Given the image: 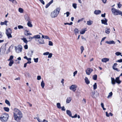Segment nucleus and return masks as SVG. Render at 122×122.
Wrapping results in <instances>:
<instances>
[{"label":"nucleus","mask_w":122,"mask_h":122,"mask_svg":"<svg viewBox=\"0 0 122 122\" xmlns=\"http://www.w3.org/2000/svg\"><path fill=\"white\" fill-rule=\"evenodd\" d=\"M13 114L15 120L17 122H20L23 116L21 111L15 108L14 110Z\"/></svg>","instance_id":"f257e3e1"},{"label":"nucleus","mask_w":122,"mask_h":122,"mask_svg":"<svg viewBox=\"0 0 122 122\" xmlns=\"http://www.w3.org/2000/svg\"><path fill=\"white\" fill-rule=\"evenodd\" d=\"M60 10V7H58L56 8L54 11L52 12L51 13V16L52 18L56 17L59 14Z\"/></svg>","instance_id":"f03ea898"},{"label":"nucleus","mask_w":122,"mask_h":122,"mask_svg":"<svg viewBox=\"0 0 122 122\" xmlns=\"http://www.w3.org/2000/svg\"><path fill=\"white\" fill-rule=\"evenodd\" d=\"M111 10L113 14L115 15H117L122 14V12L119 10L115 9L114 8H112Z\"/></svg>","instance_id":"7ed1b4c3"},{"label":"nucleus","mask_w":122,"mask_h":122,"mask_svg":"<svg viewBox=\"0 0 122 122\" xmlns=\"http://www.w3.org/2000/svg\"><path fill=\"white\" fill-rule=\"evenodd\" d=\"M12 33V30L10 28H8L6 30L5 34L8 37V38L9 39L12 37V36L11 35Z\"/></svg>","instance_id":"20e7f679"},{"label":"nucleus","mask_w":122,"mask_h":122,"mask_svg":"<svg viewBox=\"0 0 122 122\" xmlns=\"http://www.w3.org/2000/svg\"><path fill=\"white\" fill-rule=\"evenodd\" d=\"M4 114L5 116H3V117H0V119L2 122H4L7 121L8 120L9 117V115L8 114L5 113Z\"/></svg>","instance_id":"39448f33"},{"label":"nucleus","mask_w":122,"mask_h":122,"mask_svg":"<svg viewBox=\"0 0 122 122\" xmlns=\"http://www.w3.org/2000/svg\"><path fill=\"white\" fill-rule=\"evenodd\" d=\"M22 46L20 45H19L15 47V50L17 53H19L22 51Z\"/></svg>","instance_id":"423d86ee"},{"label":"nucleus","mask_w":122,"mask_h":122,"mask_svg":"<svg viewBox=\"0 0 122 122\" xmlns=\"http://www.w3.org/2000/svg\"><path fill=\"white\" fill-rule=\"evenodd\" d=\"M77 86L75 85H71L70 87V89L73 92H75L76 90Z\"/></svg>","instance_id":"0eeeda50"},{"label":"nucleus","mask_w":122,"mask_h":122,"mask_svg":"<svg viewBox=\"0 0 122 122\" xmlns=\"http://www.w3.org/2000/svg\"><path fill=\"white\" fill-rule=\"evenodd\" d=\"M93 71V70L92 69L89 68H87L86 71V73L87 75H89Z\"/></svg>","instance_id":"6e6552de"},{"label":"nucleus","mask_w":122,"mask_h":122,"mask_svg":"<svg viewBox=\"0 0 122 122\" xmlns=\"http://www.w3.org/2000/svg\"><path fill=\"white\" fill-rule=\"evenodd\" d=\"M101 21L102 24H103L105 25H107V20L105 18H104L103 20H101Z\"/></svg>","instance_id":"1a4fd4ad"},{"label":"nucleus","mask_w":122,"mask_h":122,"mask_svg":"<svg viewBox=\"0 0 122 122\" xmlns=\"http://www.w3.org/2000/svg\"><path fill=\"white\" fill-rule=\"evenodd\" d=\"M42 38L38 40V41L39 44H41L45 43L44 40Z\"/></svg>","instance_id":"9d476101"},{"label":"nucleus","mask_w":122,"mask_h":122,"mask_svg":"<svg viewBox=\"0 0 122 122\" xmlns=\"http://www.w3.org/2000/svg\"><path fill=\"white\" fill-rule=\"evenodd\" d=\"M111 30L109 28L106 27L105 28V33L107 34H109Z\"/></svg>","instance_id":"9b49d317"},{"label":"nucleus","mask_w":122,"mask_h":122,"mask_svg":"<svg viewBox=\"0 0 122 122\" xmlns=\"http://www.w3.org/2000/svg\"><path fill=\"white\" fill-rule=\"evenodd\" d=\"M106 43L109 44H114L115 42L113 41H107L106 42Z\"/></svg>","instance_id":"f8f14e48"},{"label":"nucleus","mask_w":122,"mask_h":122,"mask_svg":"<svg viewBox=\"0 0 122 122\" xmlns=\"http://www.w3.org/2000/svg\"><path fill=\"white\" fill-rule=\"evenodd\" d=\"M25 20L26 21H29L30 20V19L29 16L27 14L25 15L24 16Z\"/></svg>","instance_id":"ddd939ff"},{"label":"nucleus","mask_w":122,"mask_h":122,"mask_svg":"<svg viewBox=\"0 0 122 122\" xmlns=\"http://www.w3.org/2000/svg\"><path fill=\"white\" fill-rule=\"evenodd\" d=\"M101 13V11L100 10H95L94 12V14L96 15H97L100 14Z\"/></svg>","instance_id":"4468645a"},{"label":"nucleus","mask_w":122,"mask_h":122,"mask_svg":"<svg viewBox=\"0 0 122 122\" xmlns=\"http://www.w3.org/2000/svg\"><path fill=\"white\" fill-rule=\"evenodd\" d=\"M109 59L108 58H104L102 59V62H106L107 61H109Z\"/></svg>","instance_id":"2eb2a0df"},{"label":"nucleus","mask_w":122,"mask_h":122,"mask_svg":"<svg viewBox=\"0 0 122 122\" xmlns=\"http://www.w3.org/2000/svg\"><path fill=\"white\" fill-rule=\"evenodd\" d=\"M119 77H117L116 78L115 80L116 82L118 84H120L121 82V81L119 80Z\"/></svg>","instance_id":"dca6fc26"},{"label":"nucleus","mask_w":122,"mask_h":122,"mask_svg":"<svg viewBox=\"0 0 122 122\" xmlns=\"http://www.w3.org/2000/svg\"><path fill=\"white\" fill-rule=\"evenodd\" d=\"M85 83L87 84H88L90 83V81L88 78L86 77L85 79Z\"/></svg>","instance_id":"f3484780"},{"label":"nucleus","mask_w":122,"mask_h":122,"mask_svg":"<svg viewBox=\"0 0 122 122\" xmlns=\"http://www.w3.org/2000/svg\"><path fill=\"white\" fill-rule=\"evenodd\" d=\"M67 114L70 117H71L72 113L71 111L69 110H67L66 111Z\"/></svg>","instance_id":"a211bd4d"},{"label":"nucleus","mask_w":122,"mask_h":122,"mask_svg":"<svg viewBox=\"0 0 122 122\" xmlns=\"http://www.w3.org/2000/svg\"><path fill=\"white\" fill-rule=\"evenodd\" d=\"M86 29V28L85 29H82L80 31V33L81 34H84L86 31V30L85 29Z\"/></svg>","instance_id":"6ab92c4d"},{"label":"nucleus","mask_w":122,"mask_h":122,"mask_svg":"<svg viewBox=\"0 0 122 122\" xmlns=\"http://www.w3.org/2000/svg\"><path fill=\"white\" fill-rule=\"evenodd\" d=\"M71 100V97H69L67 98L66 101V103H69Z\"/></svg>","instance_id":"aec40b11"},{"label":"nucleus","mask_w":122,"mask_h":122,"mask_svg":"<svg viewBox=\"0 0 122 122\" xmlns=\"http://www.w3.org/2000/svg\"><path fill=\"white\" fill-rule=\"evenodd\" d=\"M111 80L112 84L113 85H115V80L114 78L112 77L111 78Z\"/></svg>","instance_id":"412c9836"},{"label":"nucleus","mask_w":122,"mask_h":122,"mask_svg":"<svg viewBox=\"0 0 122 122\" xmlns=\"http://www.w3.org/2000/svg\"><path fill=\"white\" fill-rule=\"evenodd\" d=\"M8 22V21L7 20H5L4 22H0V24L1 25H7V23Z\"/></svg>","instance_id":"4be33fe9"},{"label":"nucleus","mask_w":122,"mask_h":122,"mask_svg":"<svg viewBox=\"0 0 122 122\" xmlns=\"http://www.w3.org/2000/svg\"><path fill=\"white\" fill-rule=\"evenodd\" d=\"M42 38H44L45 39H48L49 40H50V39L49 37L47 36H44L43 35H42Z\"/></svg>","instance_id":"5701e85b"},{"label":"nucleus","mask_w":122,"mask_h":122,"mask_svg":"<svg viewBox=\"0 0 122 122\" xmlns=\"http://www.w3.org/2000/svg\"><path fill=\"white\" fill-rule=\"evenodd\" d=\"M74 32L75 34L76 35L77 34L79 33V31L78 29L75 28L74 30Z\"/></svg>","instance_id":"b1692460"},{"label":"nucleus","mask_w":122,"mask_h":122,"mask_svg":"<svg viewBox=\"0 0 122 122\" xmlns=\"http://www.w3.org/2000/svg\"><path fill=\"white\" fill-rule=\"evenodd\" d=\"M29 31L27 30H26L25 31V35L27 36L28 35H32V34L28 33Z\"/></svg>","instance_id":"393cba45"},{"label":"nucleus","mask_w":122,"mask_h":122,"mask_svg":"<svg viewBox=\"0 0 122 122\" xmlns=\"http://www.w3.org/2000/svg\"><path fill=\"white\" fill-rule=\"evenodd\" d=\"M34 38L35 39H40L41 38L40 36L39 35H35L34 36Z\"/></svg>","instance_id":"a878e982"},{"label":"nucleus","mask_w":122,"mask_h":122,"mask_svg":"<svg viewBox=\"0 0 122 122\" xmlns=\"http://www.w3.org/2000/svg\"><path fill=\"white\" fill-rule=\"evenodd\" d=\"M27 25L28 26L30 27H32V25L31 24V22L30 21H28Z\"/></svg>","instance_id":"bb28decb"},{"label":"nucleus","mask_w":122,"mask_h":122,"mask_svg":"<svg viewBox=\"0 0 122 122\" xmlns=\"http://www.w3.org/2000/svg\"><path fill=\"white\" fill-rule=\"evenodd\" d=\"M93 23L92 21L91 20H89L87 21V24L88 25H91Z\"/></svg>","instance_id":"cd10ccee"},{"label":"nucleus","mask_w":122,"mask_h":122,"mask_svg":"<svg viewBox=\"0 0 122 122\" xmlns=\"http://www.w3.org/2000/svg\"><path fill=\"white\" fill-rule=\"evenodd\" d=\"M26 44H27L28 43V41L26 39V38H22L21 39Z\"/></svg>","instance_id":"c85d7f7f"},{"label":"nucleus","mask_w":122,"mask_h":122,"mask_svg":"<svg viewBox=\"0 0 122 122\" xmlns=\"http://www.w3.org/2000/svg\"><path fill=\"white\" fill-rule=\"evenodd\" d=\"M41 85L42 88H44L45 86V83H44V81L43 80H42L41 81Z\"/></svg>","instance_id":"c756f323"},{"label":"nucleus","mask_w":122,"mask_h":122,"mask_svg":"<svg viewBox=\"0 0 122 122\" xmlns=\"http://www.w3.org/2000/svg\"><path fill=\"white\" fill-rule=\"evenodd\" d=\"M112 95V92H111L109 93V95L107 96V98H109L110 97H111Z\"/></svg>","instance_id":"7c9ffc66"},{"label":"nucleus","mask_w":122,"mask_h":122,"mask_svg":"<svg viewBox=\"0 0 122 122\" xmlns=\"http://www.w3.org/2000/svg\"><path fill=\"white\" fill-rule=\"evenodd\" d=\"M13 63L14 61L13 60L10 61L9 64V65L10 66H12V65L13 64Z\"/></svg>","instance_id":"2f4dec72"},{"label":"nucleus","mask_w":122,"mask_h":122,"mask_svg":"<svg viewBox=\"0 0 122 122\" xmlns=\"http://www.w3.org/2000/svg\"><path fill=\"white\" fill-rule=\"evenodd\" d=\"M4 109L5 111L7 112H8L9 111V108L7 107H4Z\"/></svg>","instance_id":"473e14b6"},{"label":"nucleus","mask_w":122,"mask_h":122,"mask_svg":"<svg viewBox=\"0 0 122 122\" xmlns=\"http://www.w3.org/2000/svg\"><path fill=\"white\" fill-rule=\"evenodd\" d=\"M97 76L96 75H95L93 76V79L94 80H96L97 79Z\"/></svg>","instance_id":"72a5a7b5"},{"label":"nucleus","mask_w":122,"mask_h":122,"mask_svg":"<svg viewBox=\"0 0 122 122\" xmlns=\"http://www.w3.org/2000/svg\"><path fill=\"white\" fill-rule=\"evenodd\" d=\"M57 105V107L59 108V109H60L61 108V105L60 103H57L56 104Z\"/></svg>","instance_id":"f704fd0d"},{"label":"nucleus","mask_w":122,"mask_h":122,"mask_svg":"<svg viewBox=\"0 0 122 122\" xmlns=\"http://www.w3.org/2000/svg\"><path fill=\"white\" fill-rule=\"evenodd\" d=\"M18 10L19 12L20 13H22L23 12V9L21 8H19Z\"/></svg>","instance_id":"c9c22d12"},{"label":"nucleus","mask_w":122,"mask_h":122,"mask_svg":"<svg viewBox=\"0 0 122 122\" xmlns=\"http://www.w3.org/2000/svg\"><path fill=\"white\" fill-rule=\"evenodd\" d=\"M5 103L9 106H10V102L8 100H6L5 101Z\"/></svg>","instance_id":"e433bc0d"},{"label":"nucleus","mask_w":122,"mask_h":122,"mask_svg":"<svg viewBox=\"0 0 122 122\" xmlns=\"http://www.w3.org/2000/svg\"><path fill=\"white\" fill-rule=\"evenodd\" d=\"M93 89L94 90L96 89L97 88V83H95L93 85Z\"/></svg>","instance_id":"4c0bfd02"},{"label":"nucleus","mask_w":122,"mask_h":122,"mask_svg":"<svg viewBox=\"0 0 122 122\" xmlns=\"http://www.w3.org/2000/svg\"><path fill=\"white\" fill-rule=\"evenodd\" d=\"M72 6L75 9L77 8V4L76 3H73L72 4Z\"/></svg>","instance_id":"58836bf2"},{"label":"nucleus","mask_w":122,"mask_h":122,"mask_svg":"<svg viewBox=\"0 0 122 122\" xmlns=\"http://www.w3.org/2000/svg\"><path fill=\"white\" fill-rule=\"evenodd\" d=\"M38 58H34L33 59L34 60V61L35 63H37L38 62Z\"/></svg>","instance_id":"ea45409f"},{"label":"nucleus","mask_w":122,"mask_h":122,"mask_svg":"<svg viewBox=\"0 0 122 122\" xmlns=\"http://www.w3.org/2000/svg\"><path fill=\"white\" fill-rule=\"evenodd\" d=\"M80 49L81 51V53H82L84 50V48L83 46H81V47Z\"/></svg>","instance_id":"a19ab883"},{"label":"nucleus","mask_w":122,"mask_h":122,"mask_svg":"<svg viewBox=\"0 0 122 122\" xmlns=\"http://www.w3.org/2000/svg\"><path fill=\"white\" fill-rule=\"evenodd\" d=\"M117 63H115L114 64V65L112 67V68L113 69L116 68L115 67L117 66Z\"/></svg>","instance_id":"79ce46f5"},{"label":"nucleus","mask_w":122,"mask_h":122,"mask_svg":"<svg viewBox=\"0 0 122 122\" xmlns=\"http://www.w3.org/2000/svg\"><path fill=\"white\" fill-rule=\"evenodd\" d=\"M48 58H51L52 56V53H49V54H48Z\"/></svg>","instance_id":"37998d69"},{"label":"nucleus","mask_w":122,"mask_h":122,"mask_svg":"<svg viewBox=\"0 0 122 122\" xmlns=\"http://www.w3.org/2000/svg\"><path fill=\"white\" fill-rule=\"evenodd\" d=\"M18 28L19 29H22L23 28V27L21 25H19L18 26Z\"/></svg>","instance_id":"c03bdc74"},{"label":"nucleus","mask_w":122,"mask_h":122,"mask_svg":"<svg viewBox=\"0 0 122 122\" xmlns=\"http://www.w3.org/2000/svg\"><path fill=\"white\" fill-rule=\"evenodd\" d=\"M5 50H6V49H5V48L4 49H3L2 48H1V49H0V51L1 52V51H3V53H4V52H5Z\"/></svg>","instance_id":"a18cd8bd"},{"label":"nucleus","mask_w":122,"mask_h":122,"mask_svg":"<svg viewBox=\"0 0 122 122\" xmlns=\"http://www.w3.org/2000/svg\"><path fill=\"white\" fill-rule=\"evenodd\" d=\"M13 58V56H10L9 59H8V61H11V60H12V59Z\"/></svg>","instance_id":"49530a36"},{"label":"nucleus","mask_w":122,"mask_h":122,"mask_svg":"<svg viewBox=\"0 0 122 122\" xmlns=\"http://www.w3.org/2000/svg\"><path fill=\"white\" fill-rule=\"evenodd\" d=\"M121 53L118 52H117L115 53V54L117 56L120 55L121 54Z\"/></svg>","instance_id":"de8ad7c7"},{"label":"nucleus","mask_w":122,"mask_h":122,"mask_svg":"<svg viewBox=\"0 0 122 122\" xmlns=\"http://www.w3.org/2000/svg\"><path fill=\"white\" fill-rule=\"evenodd\" d=\"M117 5L118 6V7L119 8H120L122 6V5L120 4V3H118L117 4Z\"/></svg>","instance_id":"09e8293b"},{"label":"nucleus","mask_w":122,"mask_h":122,"mask_svg":"<svg viewBox=\"0 0 122 122\" xmlns=\"http://www.w3.org/2000/svg\"><path fill=\"white\" fill-rule=\"evenodd\" d=\"M49 45L50 46H53V43L51 41H49Z\"/></svg>","instance_id":"8fccbe9b"},{"label":"nucleus","mask_w":122,"mask_h":122,"mask_svg":"<svg viewBox=\"0 0 122 122\" xmlns=\"http://www.w3.org/2000/svg\"><path fill=\"white\" fill-rule=\"evenodd\" d=\"M49 52H46L44 53H43V55H47L49 54Z\"/></svg>","instance_id":"3c124183"},{"label":"nucleus","mask_w":122,"mask_h":122,"mask_svg":"<svg viewBox=\"0 0 122 122\" xmlns=\"http://www.w3.org/2000/svg\"><path fill=\"white\" fill-rule=\"evenodd\" d=\"M66 14V17H68L69 15L70 14V13L69 12H66V13H65L64 14Z\"/></svg>","instance_id":"603ef678"},{"label":"nucleus","mask_w":122,"mask_h":122,"mask_svg":"<svg viewBox=\"0 0 122 122\" xmlns=\"http://www.w3.org/2000/svg\"><path fill=\"white\" fill-rule=\"evenodd\" d=\"M3 36V33L0 31V38H1Z\"/></svg>","instance_id":"864d4df0"},{"label":"nucleus","mask_w":122,"mask_h":122,"mask_svg":"<svg viewBox=\"0 0 122 122\" xmlns=\"http://www.w3.org/2000/svg\"><path fill=\"white\" fill-rule=\"evenodd\" d=\"M50 5V3H48L46 5L45 7L46 8H48Z\"/></svg>","instance_id":"5fc2aeb1"},{"label":"nucleus","mask_w":122,"mask_h":122,"mask_svg":"<svg viewBox=\"0 0 122 122\" xmlns=\"http://www.w3.org/2000/svg\"><path fill=\"white\" fill-rule=\"evenodd\" d=\"M43 4H45V2L43 0H39Z\"/></svg>","instance_id":"6e6d98bb"},{"label":"nucleus","mask_w":122,"mask_h":122,"mask_svg":"<svg viewBox=\"0 0 122 122\" xmlns=\"http://www.w3.org/2000/svg\"><path fill=\"white\" fill-rule=\"evenodd\" d=\"M41 79V77L40 76H37V79L38 80H40Z\"/></svg>","instance_id":"4d7b16f0"},{"label":"nucleus","mask_w":122,"mask_h":122,"mask_svg":"<svg viewBox=\"0 0 122 122\" xmlns=\"http://www.w3.org/2000/svg\"><path fill=\"white\" fill-rule=\"evenodd\" d=\"M77 71H76L73 73V76H75V75L77 74Z\"/></svg>","instance_id":"13d9d810"},{"label":"nucleus","mask_w":122,"mask_h":122,"mask_svg":"<svg viewBox=\"0 0 122 122\" xmlns=\"http://www.w3.org/2000/svg\"><path fill=\"white\" fill-rule=\"evenodd\" d=\"M116 61V62H122V60L121 59H120L119 60H118L117 61Z\"/></svg>","instance_id":"bf43d9fd"},{"label":"nucleus","mask_w":122,"mask_h":122,"mask_svg":"<svg viewBox=\"0 0 122 122\" xmlns=\"http://www.w3.org/2000/svg\"><path fill=\"white\" fill-rule=\"evenodd\" d=\"M34 38V36L32 37H31L30 36H29V39L30 40V41H31L32 39Z\"/></svg>","instance_id":"052dcab7"},{"label":"nucleus","mask_w":122,"mask_h":122,"mask_svg":"<svg viewBox=\"0 0 122 122\" xmlns=\"http://www.w3.org/2000/svg\"><path fill=\"white\" fill-rule=\"evenodd\" d=\"M24 48L25 49H27L28 48V45H25L24 46Z\"/></svg>","instance_id":"680f3d73"},{"label":"nucleus","mask_w":122,"mask_h":122,"mask_svg":"<svg viewBox=\"0 0 122 122\" xmlns=\"http://www.w3.org/2000/svg\"><path fill=\"white\" fill-rule=\"evenodd\" d=\"M61 110L62 111H65L66 110V109L64 107V106H63L61 107Z\"/></svg>","instance_id":"e2e57ef3"},{"label":"nucleus","mask_w":122,"mask_h":122,"mask_svg":"<svg viewBox=\"0 0 122 122\" xmlns=\"http://www.w3.org/2000/svg\"><path fill=\"white\" fill-rule=\"evenodd\" d=\"M77 117V115L76 114H75L74 116H72L71 117L72 118H76Z\"/></svg>","instance_id":"0e129e2a"},{"label":"nucleus","mask_w":122,"mask_h":122,"mask_svg":"<svg viewBox=\"0 0 122 122\" xmlns=\"http://www.w3.org/2000/svg\"><path fill=\"white\" fill-rule=\"evenodd\" d=\"M82 101L83 103H84V104H85L86 102V100L85 99H83Z\"/></svg>","instance_id":"69168bd1"},{"label":"nucleus","mask_w":122,"mask_h":122,"mask_svg":"<svg viewBox=\"0 0 122 122\" xmlns=\"http://www.w3.org/2000/svg\"><path fill=\"white\" fill-rule=\"evenodd\" d=\"M105 13H104V14H102L101 16L103 17H105Z\"/></svg>","instance_id":"338daca9"},{"label":"nucleus","mask_w":122,"mask_h":122,"mask_svg":"<svg viewBox=\"0 0 122 122\" xmlns=\"http://www.w3.org/2000/svg\"><path fill=\"white\" fill-rule=\"evenodd\" d=\"M12 1L13 3L15 4L16 3V1L15 0H12Z\"/></svg>","instance_id":"774afa93"}]
</instances>
